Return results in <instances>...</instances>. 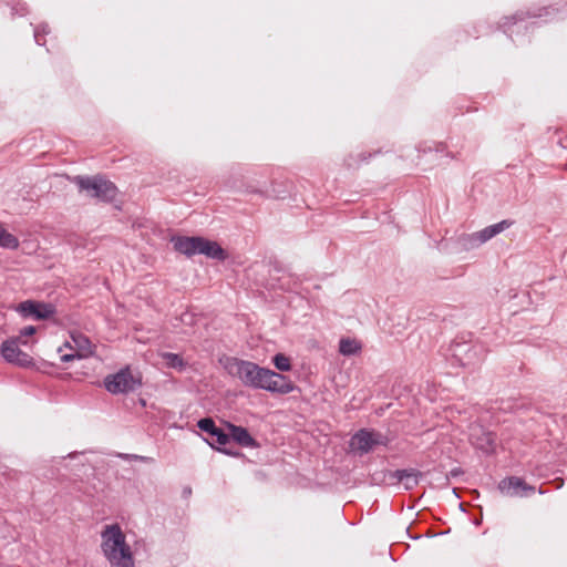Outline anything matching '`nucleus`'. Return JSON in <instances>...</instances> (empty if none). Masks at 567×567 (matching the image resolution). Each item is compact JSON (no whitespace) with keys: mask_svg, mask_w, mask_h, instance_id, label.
Wrapping results in <instances>:
<instances>
[{"mask_svg":"<svg viewBox=\"0 0 567 567\" xmlns=\"http://www.w3.org/2000/svg\"><path fill=\"white\" fill-rule=\"evenodd\" d=\"M567 17V3L563 6H547L518 10L511 17H504L501 22L493 24L487 20L478 21L471 31H466L475 39L502 30L516 45L529 42V38L522 33L542 23L563 20Z\"/></svg>","mask_w":567,"mask_h":567,"instance_id":"f257e3e1","label":"nucleus"},{"mask_svg":"<svg viewBox=\"0 0 567 567\" xmlns=\"http://www.w3.org/2000/svg\"><path fill=\"white\" fill-rule=\"evenodd\" d=\"M101 539V551L111 567H135L133 550L118 523L105 525Z\"/></svg>","mask_w":567,"mask_h":567,"instance_id":"f03ea898","label":"nucleus"},{"mask_svg":"<svg viewBox=\"0 0 567 567\" xmlns=\"http://www.w3.org/2000/svg\"><path fill=\"white\" fill-rule=\"evenodd\" d=\"M223 368L233 378L240 380L244 386L252 390L275 388V384H266L267 378L274 375L272 370L261 367L256 362L225 355L219 360Z\"/></svg>","mask_w":567,"mask_h":567,"instance_id":"7ed1b4c3","label":"nucleus"},{"mask_svg":"<svg viewBox=\"0 0 567 567\" xmlns=\"http://www.w3.org/2000/svg\"><path fill=\"white\" fill-rule=\"evenodd\" d=\"M71 182L78 187L79 193H84L97 203L113 204L118 195L117 186L102 174L75 175Z\"/></svg>","mask_w":567,"mask_h":567,"instance_id":"20e7f679","label":"nucleus"},{"mask_svg":"<svg viewBox=\"0 0 567 567\" xmlns=\"http://www.w3.org/2000/svg\"><path fill=\"white\" fill-rule=\"evenodd\" d=\"M196 426L205 434V436H202L203 441L214 451L235 458L244 455L239 450L228 446L230 444V431L226 426H218L213 417L205 416L199 419Z\"/></svg>","mask_w":567,"mask_h":567,"instance_id":"39448f33","label":"nucleus"},{"mask_svg":"<svg viewBox=\"0 0 567 567\" xmlns=\"http://www.w3.org/2000/svg\"><path fill=\"white\" fill-rule=\"evenodd\" d=\"M391 441L388 434L374 427H361L351 435L348 446L350 453L361 457L373 452L379 446L388 447Z\"/></svg>","mask_w":567,"mask_h":567,"instance_id":"423d86ee","label":"nucleus"},{"mask_svg":"<svg viewBox=\"0 0 567 567\" xmlns=\"http://www.w3.org/2000/svg\"><path fill=\"white\" fill-rule=\"evenodd\" d=\"M449 351L452 365L474 367L485 359L486 350L482 344L473 343L465 336H457L452 340Z\"/></svg>","mask_w":567,"mask_h":567,"instance_id":"0eeeda50","label":"nucleus"},{"mask_svg":"<svg viewBox=\"0 0 567 567\" xmlns=\"http://www.w3.org/2000/svg\"><path fill=\"white\" fill-rule=\"evenodd\" d=\"M141 374L134 375L130 365H124L114 373L104 377L103 388L113 395L128 394L142 386Z\"/></svg>","mask_w":567,"mask_h":567,"instance_id":"6e6552de","label":"nucleus"},{"mask_svg":"<svg viewBox=\"0 0 567 567\" xmlns=\"http://www.w3.org/2000/svg\"><path fill=\"white\" fill-rule=\"evenodd\" d=\"M13 310L23 319L35 321L51 320L58 313L56 306L43 300L27 299L14 306Z\"/></svg>","mask_w":567,"mask_h":567,"instance_id":"1a4fd4ad","label":"nucleus"},{"mask_svg":"<svg viewBox=\"0 0 567 567\" xmlns=\"http://www.w3.org/2000/svg\"><path fill=\"white\" fill-rule=\"evenodd\" d=\"M498 491L507 497H528L536 491L534 485L528 484L525 478L519 476H506L499 481Z\"/></svg>","mask_w":567,"mask_h":567,"instance_id":"9d476101","label":"nucleus"},{"mask_svg":"<svg viewBox=\"0 0 567 567\" xmlns=\"http://www.w3.org/2000/svg\"><path fill=\"white\" fill-rule=\"evenodd\" d=\"M470 442L484 456H492L496 453L497 435L493 431H487L483 427L474 429L471 432Z\"/></svg>","mask_w":567,"mask_h":567,"instance_id":"9b49d317","label":"nucleus"},{"mask_svg":"<svg viewBox=\"0 0 567 567\" xmlns=\"http://www.w3.org/2000/svg\"><path fill=\"white\" fill-rule=\"evenodd\" d=\"M293 190V183L289 179H274L270 187L266 189L249 188L248 193L258 194L261 197L270 199H285L291 195Z\"/></svg>","mask_w":567,"mask_h":567,"instance_id":"f8f14e48","label":"nucleus"},{"mask_svg":"<svg viewBox=\"0 0 567 567\" xmlns=\"http://www.w3.org/2000/svg\"><path fill=\"white\" fill-rule=\"evenodd\" d=\"M478 233L462 234L455 239L451 238L443 245V249H447L451 254H461L478 248L483 245L480 240Z\"/></svg>","mask_w":567,"mask_h":567,"instance_id":"ddd939ff","label":"nucleus"},{"mask_svg":"<svg viewBox=\"0 0 567 567\" xmlns=\"http://www.w3.org/2000/svg\"><path fill=\"white\" fill-rule=\"evenodd\" d=\"M272 374L274 375L267 378L266 384H275V388H266L264 391L277 395H285L295 391L301 392V389L288 375L276 372L275 370H272Z\"/></svg>","mask_w":567,"mask_h":567,"instance_id":"4468645a","label":"nucleus"},{"mask_svg":"<svg viewBox=\"0 0 567 567\" xmlns=\"http://www.w3.org/2000/svg\"><path fill=\"white\" fill-rule=\"evenodd\" d=\"M224 425L230 431V443L234 442L240 447L259 449L260 443L250 434L247 427L225 421Z\"/></svg>","mask_w":567,"mask_h":567,"instance_id":"2eb2a0df","label":"nucleus"},{"mask_svg":"<svg viewBox=\"0 0 567 567\" xmlns=\"http://www.w3.org/2000/svg\"><path fill=\"white\" fill-rule=\"evenodd\" d=\"M197 255H204L218 261H225L228 258L227 251L216 240L203 236H199Z\"/></svg>","mask_w":567,"mask_h":567,"instance_id":"dca6fc26","label":"nucleus"},{"mask_svg":"<svg viewBox=\"0 0 567 567\" xmlns=\"http://www.w3.org/2000/svg\"><path fill=\"white\" fill-rule=\"evenodd\" d=\"M171 243L177 252L192 257L198 252L199 236L175 235L171 238Z\"/></svg>","mask_w":567,"mask_h":567,"instance_id":"f3484780","label":"nucleus"},{"mask_svg":"<svg viewBox=\"0 0 567 567\" xmlns=\"http://www.w3.org/2000/svg\"><path fill=\"white\" fill-rule=\"evenodd\" d=\"M447 147L444 142H423L419 144L417 152L423 154L435 153L436 157H445L449 161L456 158V155L447 151Z\"/></svg>","mask_w":567,"mask_h":567,"instance_id":"a211bd4d","label":"nucleus"},{"mask_svg":"<svg viewBox=\"0 0 567 567\" xmlns=\"http://www.w3.org/2000/svg\"><path fill=\"white\" fill-rule=\"evenodd\" d=\"M514 220L512 219H503L496 224L488 225L485 228L478 230V237L481 238V243L485 244L505 229L509 228L514 225Z\"/></svg>","mask_w":567,"mask_h":567,"instance_id":"6ab92c4d","label":"nucleus"},{"mask_svg":"<svg viewBox=\"0 0 567 567\" xmlns=\"http://www.w3.org/2000/svg\"><path fill=\"white\" fill-rule=\"evenodd\" d=\"M20 353V344L18 343V339L8 338L2 341L0 346V354L3 360L10 364L14 362V358H17Z\"/></svg>","mask_w":567,"mask_h":567,"instance_id":"aec40b11","label":"nucleus"},{"mask_svg":"<svg viewBox=\"0 0 567 567\" xmlns=\"http://www.w3.org/2000/svg\"><path fill=\"white\" fill-rule=\"evenodd\" d=\"M362 343L354 338L342 337L339 340V353L344 357H353L361 352Z\"/></svg>","mask_w":567,"mask_h":567,"instance_id":"412c9836","label":"nucleus"},{"mask_svg":"<svg viewBox=\"0 0 567 567\" xmlns=\"http://www.w3.org/2000/svg\"><path fill=\"white\" fill-rule=\"evenodd\" d=\"M38 332V328L35 326H25L19 330L18 336L10 337L11 339H18V343L23 347H32L38 342L35 338V333Z\"/></svg>","mask_w":567,"mask_h":567,"instance_id":"4be33fe9","label":"nucleus"},{"mask_svg":"<svg viewBox=\"0 0 567 567\" xmlns=\"http://www.w3.org/2000/svg\"><path fill=\"white\" fill-rule=\"evenodd\" d=\"M19 246L20 241L18 237L9 233L0 221V248L16 250Z\"/></svg>","mask_w":567,"mask_h":567,"instance_id":"5701e85b","label":"nucleus"},{"mask_svg":"<svg viewBox=\"0 0 567 567\" xmlns=\"http://www.w3.org/2000/svg\"><path fill=\"white\" fill-rule=\"evenodd\" d=\"M403 470L408 474L406 476H403V483L402 484L404 486V489L405 491H412L421 482V480L423 477V473L421 471L416 470V468H413V467L403 468Z\"/></svg>","mask_w":567,"mask_h":567,"instance_id":"b1692460","label":"nucleus"},{"mask_svg":"<svg viewBox=\"0 0 567 567\" xmlns=\"http://www.w3.org/2000/svg\"><path fill=\"white\" fill-rule=\"evenodd\" d=\"M163 359L165 360V363L168 368L175 369L179 372L185 371L188 365V363L179 353L165 352L163 354Z\"/></svg>","mask_w":567,"mask_h":567,"instance_id":"393cba45","label":"nucleus"},{"mask_svg":"<svg viewBox=\"0 0 567 567\" xmlns=\"http://www.w3.org/2000/svg\"><path fill=\"white\" fill-rule=\"evenodd\" d=\"M271 363L276 368V372L286 373L292 370L291 359L282 352H277L271 357Z\"/></svg>","mask_w":567,"mask_h":567,"instance_id":"a878e982","label":"nucleus"},{"mask_svg":"<svg viewBox=\"0 0 567 567\" xmlns=\"http://www.w3.org/2000/svg\"><path fill=\"white\" fill-rule=\"evenodd\" d=\"M71 338L78 348L76 352L80 354H85V358L93 353L92 342L85 334L76 333L72 334Z\"/></svg>","mask_w":567,"mask_h":567,"instance_id":"bb28decb","label":"nucleus"},{"mask_svg":"<svg viewBox=\"0 0 567 567\" xmlns=\"http://www.w3.org/2000/svg\"><path fill=\"white\" fill-rule=\"evenodd\" d=\"M4 3L11 9L12 16L23 17L28 13V6L21 0H0V4Z\"/></svg>","mask_w":567,"mask_h":567,"instance_id":"cd10ccee","label":"nucleus"},{"mask_svg":"<svg viewBox=\"0 0 567 567\" xmlns=\"http://www.w3.org/2000/svg\"><path fill=\"white\" fill-rule=\"evenodd\" d=\"M279 281H281L279 285L280 288L289 292L297 291L300 286L299 277L291 272H289L287 277L279 278Z\"/></svg>","mask_w":567,"mask_h":567,"instance_id":"c85d7f7f","label":"nucleus"},{"mask_svg":"<svg viewBox=\"0 0 567 567\" xmlns=\"http://www.w3.org/2000/svg\"><path fill=\"white\" fill-rule=\"evenodd\" d=\"M381 153V150H377L374 152H360L358 154V159H355V163H367L370 158L377 156L378 154ZM353 162H354V157L353 155H350L347 159H346V165L351 168L353 167Z\"/></svg>","mask_w":567,"mask_h":567,"instance_id":"c756f323","label":"nucleus"},{"mask_svg":"<svg viewBox=\"0 0 567 567\" xmlns=\"http://www.w3.org/2000/svg\"><path fill=\"white\" fill-rule=\"evenodd\" d=\"M50 33V28L48 23H41L33 28V38L38 45L45 44V35Z\"/></svg>","mask_w":567,"mask_h":567,"instance_id":"7c9ffc66","label":"nucleus"},{"mask_svg":"<svg viewBox=\"0 0 567 567\" xmlns=\"http://www.w3.org/2000/svg\"><path fill=\"white\" fill-rule=\"evenodd\" d=\"M14 362L12 364L17 365V367H20V368H32L34 367V360L31 355H29L28 353L23 352L21 349H20V353L17 358H14Z\"/></svg>","mask_w":567,"mask_h":567,"instance_id":"2f4dec72","label":"nucleus"},{"mask_svg":"<svg viewBox=\"0 0 567 567\" xmlns=\"http://www.w3.org/2000/svg\"><path fill=\"white\" fill-rule=\"evenodd\" d=\"M406 475L408 474L405 473V471L403 468H399L395 471L388 470V478L390 480V482L388 484L394 485L398 483H403V476H406Z\"/></svg>","mask_w":567,"mask_h":567,"instance_id":"473e14b6","label":"nucleus"},{"mask_svg":"<svg viewBox=\"0 0 567 567\" xmlns=\"http://www.w3.org/2000/svg\"><path fill=\"white\" fill-rule=\"evenodd\" d=\"M388 478V470L375 471L370 475V482L372 485H382Z\"/></svg>","mask_w":567,"mask_h":567,"instance_id":"72a5a7b5","label":"nucleus"},{"mask_svg":"<svg viewBox=\"0 0 567 567\" xmlns=\"http://www.w3.org/2000/svg\"><path fill=\"white\" fill-rule=\"evenodd\" d=\"M462 475H464V470L462 467H454L445 474L443 484L449 485L451 480H455Z\"/></svg>","mask_w":567,"mask_h":567,"instance_id":"f704fd0d","label":"nucleus"},{"mask_svg":"<svg viewBox=\"0 0 567 567\" xmlns=\"http://www.w3.org/2000/svg\"><path fill=\"white\" fill-rule=\"evenodd\" d=\"M83 358H85V354H80L76 351H73L71 353H64V354L60 355V360L63 363H68V362L74 361L75 359H83Z\"/></svg>","mask_w":567,"mask_h":567,"instance_id":"c9c22d12","label":"nucleus"},{"mask_svg":"<svg viewBox=\"0 0 567 567\" xmlns=\"http://www.w3.org/2000/svg\"><path fill=\"white\" fill-rule=\"evenodd\" d=\"M115 456H116L117 458L123 460V461H128V462H131V461H137V462H138V461H140V456H141V455H138V454L120 453V452H117V453H115Z\"/></svg>","mask_w":567,"mask_h":567,"instance_id":"e433bc0d","label":"nucleus"},{"mask_svg":"<svg viewBox=\"0 0 567 567\" xmlns=\"http://www.w3.org/2000/svg\"><path fill=\"white\" fill-rule=\"evenodd\" d=\"M181 321L185 324L192 326L195 322V316L193 312L185 311L181 315Z\"/></svg>","mask_w":567,"mask_h":567,"instance_id":"4c0bfd02","label":"nucleus"},{"mask_svg":"<svg viewBox=\"0 0 567 567\" xmlns=\"http://www.w3.org/2000/svg\"><path fill=\"white\" fill-rule=\"evenodd\" d=\"M271 268H272V270H274L275 272H282V274H285V272H286V268H285V266H284L281 262H279V261H274V262L271 264Z\"/></svg>","mask_w":567,"mask_h":567,"instance_id":"58836bf2","label":"nucleus"},{"mask_svg":"<svg viewBox=\"0 0 567 567\" xmlns=\"http://www.w3.org/2000/svg\"><path fill=\"white\" fill-rule=\"evenodd\" d=\"M138 462L145 463V464H153V463H155V458H153L151 456L141 455Z\"/></svg>","mask_w":567,"mask_h":567,"instance_id":"ea45409f","label":"nucleus"},{"mask_svg":"<svg viewBox=\"0 0 567 567\" xmlns=\"http://www.w3.org/2000/svg\"><path fill=\"white\" fill-rule=\"evenodd\" d=\"M192 495V487L185 486L182 491L183 498H188Z\"/></svg>","mask_w":567,"mask_h":567,"instance_id":"a19ab883","label":"nucleus"},{"mask_svg":"<svg viewBox=\"0 0 567 567\" xmlns=\"http://www.w3.org/2000/svg\"><path fill=\"white\" fill-rule=\"evenodd\" d=\"M406 534H408L409 538H411L413 540H417L423 537V535H420V534H412L410 532V527L406 528Z\"/></svg>","mask_w":567,"mask_h":567,"instance_id":"79ce46f5","label":"nucleus"},{"mask_svg":"<svg viewBox=\"0 0 567 567\" xmlns=\"http://www.w3.org/2000/svg\"><path fill=\"white\" fill-rule=\"evenodd\" d=\"M138 403H140V405H141V406H143V408H145V406H146V400H145V399H143V398H140V399H138Z\"/></svg>","mask_w":567,"mask_h":567,"instance_id":"37998d69","label":"nucleus"},{"mask_svg":"<svg viewBox=\"0 0 567 567\" xmlns=\"http://www.w3.org/2000/svg\"><path fill=\"white\" fill-rule=\"evenodd\" d=\"M437 534L435 533H431V532H427L426 534H424L423 536H425L426 538H432V537H435Z\"/></svg>","mask_w":567,"mask_h":567,"instance_id":"c03bdc74","label":"nucleus"},{"mask_svg":"<svg viewBox=\"0 0 567 567\" xmlns=\"http://www.w3.org/2000/svg\"><path fill=\"white\" fill-rule=\"evenodd\" d=\"M473 523H474V525L478 526L482 524V518H477Z\"/></svg>","mask_w":567,"mask_h":567,"instance_id":"a18cd8bd","label":"nucleus"},{"mask_svg":"<svg viewBox=\"0 0 567 567\" xmlns=\"http://www.w3.org/2000/svg\"><path fill=\"white\" fill-rule=\"evenodd\" d=\"M76 455H78V453H76V452L69 453L68 457L73 458V457H75Z\"/></svg>","mask_w":567,"mask_h":567,"instance_id":"49530a36","label":"nucleus"},{"mask_svg":"<svg viewBox=\"0 0 567 567\" xmlns=\"http://www.w3.org/2000/svg\"><path fill=\"white\" fill-rule=\"evenodd\" d=\"M64 347H65V348H69V349H72V347H71V344H70V342H69V341H65V342H64Z\"/></svg>","mask_w":567,"mask_h":567,"instance_id":"de8ad7c7","label":"nucleus"},{"mask_svg":"<svg viewBox=\"0 0 567 567\" xmlns=\"http://www.w3.org/2000/svg\"><path fill=\"white\" fill-rule=\"evenodd\" d=\"M460 509H461L462 512H465V506H464V504H463V503H460Z\"/></svg>","mask_w":567,"mask_h":567,"instance_id":"09e8293b","label":"nucleus"},{"mask_svg":"<svg viewBox=\"0 0 567 567\" xmlns=\"http://www.w3.org/2000/svg\"><path fill=\"white\" fill-rule=\"evenodd\" d=\"M538 492H539V494H544V493H545V491H543V488H542V487H539V491H538Z\"/></svg>","mask_w":567,"mask_h":567,"instance_id":"8fccbe9b","label":"nucleus"}]
</instances>
